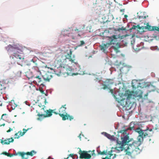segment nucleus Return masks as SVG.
<instances>
[{
    "label": "nucleus",
    "instance_id": "1",
    "mask_svg": "<svg viewBox=\"0 0 159 159\" xmlns=\"http://www.w3.org/2000/svg\"><path fill=\"white\" fill-rule=\"evenodd\" d=\"M134 122H131L130 123V127H127L122 130H120L118 133H121V141L117 140L118 144L115 149L116 150V152L118 153L125 149V146L128 143L132 142L133 139H129V133L127 131L128 130H131L134 129Z\"/></svg>",
    "mask_w": 159,
    "mask_h": 159
},
{
    "label": "nucleus",
    "instance_id": "2",
    "mask_svg": "<svg viewBox=\"0 0 159 159\" xmlns=\"http://www.w3.org/2000/svg\"><path fill=\"white\" fill-rule=\"evenodd\" d=\"M7 52L11 53L10 56L11 61L12 63L17 62L18 64L20 65L21 63L24 61V55L22 53L20 52L19 51L16 45H9L6 47Z\"/></svg>",
    "mask_w": 159,
    "mask_h": 159
},
{
    "label": "nucleus",
    "instance_id": "3",
    "mask_svg": "<svg viewBox=\"0 0 159 159\" xmlns=\"http://www.w3.org/2000/svg\"><path fill=\"white\" fill-rule=\"evenodd\" d=\"M138 139V141H133L132 143L129 144L127 148L125 150L126 152V154L132 157H134L141 151V149L139 147L141 144V142Z\"/></svg>",
    "mask_w": 159,
    "mask_h": 159
},
{
    "label": "nucleus",
    "instance_id": "4",
    "mask_svg": "<svg viewBox=\"0 0 159 159\" xmlns=\"http://www.w3.org/2000/svg\"><path fill=\"white\" fill-rule=\"evenodd\" d=\"M135 131L139 134V135L138 138L140 141H143V139L146 136L150 137L152 134L153 131L152 129H149L147 127L146 129L143 130L139 127L135 129Z\"/></svg>",
    "mask_w": 159,
    "mask_h": 159
},
{
    "label": "nucleus",
    "instance_id": "5",
    "mask_svg": "<svg viewBox=\"0 0 159 159\" xmlns=\"http://www.w3.org/2000/svg\"><path fill=\"white\" fill-rule=\"evenodd\" d=\"M70 71L75 72L72 73V76L77 75L79 74H80L77 71L79 70V65L77 62V61L75 59V57L73 56V58L72 57V52L70 51Z\"/></svg>",
    "mask_w": 159,
    "mask_h": 159
},
{
    "label": "nucleus",
    "instance_id": "6",
    "mask_svg": "<svg viewBox=\"0 0 159 159\" xmlns=\"http://www.w3.org/2000/svg\"><path fill=\"white\" fill-rule=\"evenodd\" d=\"M117 39L116 36V35H113L110 37H108V42L106 44H102L100 46L101 50L103 52H104L105 50L107 49L109 45L112 44H114V42L115 41V40Z\"/></svg>",
    "mask_w": 159,
    "mask_h": 159
},
{
    "label": "nucleus",
    "instance_id": "7",
    "mask_svg": "<svg viewBox=\"0 0 159 159\" xmlns=\"http://www.w3.org/2000/svg\"><path fill=\"white\" fill-rule=\"evenodd\" d=\"M68 70H69L68 68L63 66V67H55L54 71L55 74L58 76H60L62 74L64 75H66L67 76H68L69 73L67 71Z\"/></svg>",
    "mask_w": 159,
    "mask_h": 159
},
{
    "label": "nucleus",
    "instance_id": "8",
    "mask_svg": "<svg viewBox=\"0 0 159 159\" xmlns=\"http://www.w3.org/2000/svg\"><path fill=\"white\" fill-rule=\"evenodd\" d=\"M79 149L78 153L80 155L79 157L80 159H89L91 157V155L88 153V152H90V151H82L80 148Z\"/></svg>",
    "mask_w": 159,
    "mask_h": 159
},
{
    "label": "nucleus",
    "instance_id": "9",
    "mask_svg": "<svg viewBox=\"0 0 159 159\" xmlns=\"http://www.w3.org/2000/svg\"><path fill=\"white\" fill-rule=\"evenodd\" d=\"M143 92L140 90L135 91H133L131 93L128 94V98H129L134 99V98L139 97L140 98L142 97Z\"/></svg>",
    "mask_w": 159,
    "mask_h": 159
},
{
    "label": "nucleus",
    "instance_id": "10",
    "mask_svg": "<svg viewBox=\"0 0 159 159\" xmlns=\"http://www.w3.org/2000/svg\"><path fill=\"white\" fill-rule=\"evenodd\" d=\"M66 105L62 106L59 109L58 114L60 116L62 117L63 120H65L67 119L68 117L67 116L66 111V108L65 107Z\"/></svg>",
    "mask_w": 159,
    "mask_h": 159
},
{
    "label": "nucleus",
    "instance_id": "11",
    "mask_svg": "<svg viewBox=\"0 0 159 159\" xmlns=\"http://www.w3.org/2000/svg\"><path fill=\"white\" fill-rule=\"evenodd\" d=\"M130 98H128L127 99L125 98H123L121 100H118L117 99H116L118 102L119 103L120 105L123 107H129L130 104H132L131 102H129Z\"/></svg>",
    "mask_w": 159,
    "mask_h": 159
},
{
    "label": "nucleus",
    "instance_id": "12",
    "mask_svg": "<svg viewBox=\"0 0 159 159\" xmlns=\"http://www.w3.org/2000/svg\"><path fill=\"white\" fill-rule=\"evenodd\" d=\"M105 84H102V89H109V87L111 85L114 83L113 79H107L104 82Z\"/></svg>",
    "mask_w": 159,
    "mask_h": 159
},
{
    "label": "nucleus",
    "instance_id": "13",
    "mask_svg": "<svg viewBox=\"0 0 159 159\" xmlns=\"http://www.w3.org/2000/svg\"><path fill=\"white\" fill-rule=\"evenodd\" d=\"M36 153V152L34 150L31 151L30 152H27L26 153L24 152H21L20 156L21 157V159H28V155H30L33 156L34 154Z\"/></svg>",
    "mask_w": 159,
    "mask_h": 159
},
{
    "label": "nucleus",
    "instance_id": "14",
    "mask_svg": "<svg viewBox=\"0 0 159 159\" xmlns=\"http://www.w3.org/2000/svg\"><path fill=\"white\" fill-rule=\"evenodd\" d=\"M35 80L34 81L37 84L40 86H42V87L44 86L43 84L44 82V80L43 78V76H37L34 77Z\"/></svg>",
    "mask_w": 159,
    "mask_h": 159
},
{
    "label": "nucleus",
    "instance_id": "15",
    "mask_svg": "<svg viewBox=\"0 0 159 159\" xmlns=\"http://www.w3.org/2000/svg\"><path fill=\"white\" fill-rule=\"evenodd\" d=\"M41 111H42L43 112H44L45 117H48L51 116L52 115L53 113H55L53 112V110L51 109L46 110L45 108V107L41 108Z\"/></svg>",
    "mask_w": 159,
    "mask_h": 159
},
{
    "label": "nucleus",
    "instance_id": "16",
    "mask_svg": "<svg viewBox=\"0 0 159 159\" xmlns=\"http://www.w3.org/2000/svg\"><path fill=\"white\" fill-rule=\"evenodd\" d=\"M38 117L37 118V120H38L41 121L44 118H46L44 116V112H43L42 111H41L40 113L39 112L37 115Z\"/></svg>",
    "mask_w": 159,
    "mask_h": 159
},
{
    "label": "nucleus",
    "instance_id": "17",
    "mask_svg": "<svg viewBox=\"0 0 159 159\" xmlns=\"http://www.w3.org/2000/svg\"><path fill=\"white\" fill-rule=\"evenodd\" d=\"M13 141L14 139L12 138L5 139L4 140H3L2 139H1V143L2 144H9L10 143L13 142Z\"/></svg>",
    "mask_w": 159,
    "mask_h": 159
},
{
    "label": "nucleus",
    "instance_id": "18",
    "mask_svg": "<svg viewBox=\"0 0 159 159\" xmlns=\"http://www.w3.org/2000/svg\"><path fill=\"white\" fill-rule=\"evenodd\" d=\"M112 151L111 150V151L108 152L107 153V151L104 150L102 152L100 151L98 152V154L101 155H106L108 156L109 155V157H110L113 155V154H112Z\"/></svg>",
    "mask_w": 159,
    "mask_h": 159
},
{
    "label": "nucleus",
    "instance_id": "19",
    "mask_svg": "<svg viewBox=\"0 0 159 159\" xmlns=\"http://www.w3.org/2000/svg\"><path fill=\"white\" fill-rule=\"evenodd\" d=\"M52 76L50 73H47L43 76V78L44 81H49L52 78Z\"/></svg>",
    "mask_w": 159,
    "mask_h": 159
},
{
    "label": "nucleus",
    "instance_id": "20",
    "mask_svg": "<svg viewBox=\"0 0 159 159\" xmlns=\"http://www.w3.org/2000/svg\"><path fill=\"white\" fill-rule=\"evenodd\" d=\"M132 86L133 87V90H135L137 88H138L139 87L140 85L139 83L137 81L134 80L132 81Z\"/></svg>",
    "mask_w": 159,
    "mask_h": 159
},
{
    "label": "nucleus",
    "instance_id": "21",
    "mask_svg": "<svg viewBox=\"0 0 159 159\" xmlns=\"http://www.w3.org/2000/svg\"><path fill=\"white\" fill-rule=\"evenodd\" d=\"M61 59L56 60L54 62L55 67H63Z\"/></svg>",
    "mask_w": 159,
    "mask_h": 159
},
{
    "label": "nucleus",
    "instance_id": "22",
    "mask_svg": "<svg viewBox=\"0 0 159 159\" xmlns=\"http://www.w3.org/2000/svg\"><path fill=\"white\" fill-rule=\"evenodd\" d=\"M156 26H152L149 25L148 23H147L146 26H145V29L149 31L156 30Z\"/></svg>",
    "mask_w": 159,
    "mask_h": 159
},
{
    "label": "nucleus",
    "instance_id": "23",
    "mask_svg": "<svg viewBox=\"0 0 159 159\" xmlns=\"http://www.w3.org/2000/svg\"><path fill=\"white\" fill-rule=\"evenodd\" d=\"M6 89V87L4 84H0V93H2Z\"/></svg>",
    "mask_w": 159,
    "mask_h": 159
},
{
    "label": "nucleus",
    "instance_id": "24",
    "mask_svg": "<svg viewBox=\"0 0 159 159\" xmlns=\"http://www.w3.org/2000/svg\"><path fill=\"white\" fill-rule=\"evenodd\" d=\"M62 34H63L64 36H69V32L68 30H64L62 31Z\"/></svg>",
    "mask_w": 159,
    "mask_h": 159
},
{
    "label": "nucleus",
    "instance_id": "25",
    "mask_svg": "<svg viewBox=\"0 0 159 159\" xmlns=\"http://www.w3.org/2000/svg\"><path fill=\"white\" fill-rule=\"evenodd\" d=\"M20 153H21V152H16L15 153H14V154L9 153L8 157H11L13 156H16L18 155H19L20 156Z\"/></svg>",
    "mask_w": 159,
    "mask_h": 159
},
{
    "label": "nucleus",
    "instance_id": "26",
    "mask_svg": "<svg viewBox=\"0 0 159 159\" xmlns=\"http://www.w3.org/2000/svg\"><path fill=\"white\" fill-rule=\"evenodd\" d=\"M15 138H19L20 137L22 136L21 135V132H18V133H16L15 135Z\"/></svg>",
    "mask_w": 159,
    "mask_h": 159
},
{
    "label": "nucleus",
    "instance_id": "27",
    "mask_svg": "<svg viewBox=\"0 0 159 159\" xmlns=\"http://www.w3.org/2000/svg\"><path fill=\"white\" fill-rule=\"evenodd\" d=\"M7 115L6 114H3L1 117V119H2V120H5L7 119Z\"/></svg>",
    "mask_w": 159,
    "mask_h": 159
},
{
    "label": "nucleus",
    "instance_id": "28",
    "mask_svg": "<svg viewBox=\"0 0 159 159\" xmlns=\"http://www.w3.org/2000/svg\"><path fill=\"white\" fill-rule=\"evenodd\" d=\"M110 89V91L109 92L111 93V94L112 95V96L114 97V98L116 99H117V98L116 97V96L115 95V94L114 93V90L113 89Z\"/></svg>",
    "mask_w": 159,
    "mask_h": 159
},
{
    "label": "nucleus",
    "instance_id": "29",
    "mask_svg": "<svg viewBox=\"0 0 159 159\" xmlns=\"http://www.w3.org/2000/svg\"><path fill=\"white\" fill-rule=\"evenodd\" d=\"M117 30L119 32L121 30L126 31V29L125 27H122L121 28L118 29Z\"/></svg>",
    "mask_w": 159,
    "mask_h": 159
},
{
    "label": "nucleus",
    "instance_id": "30",
    "mask_svg": "<svg viewBox=\"0 0 159 159\" xmlns=\"http://www.w3.org/2000/svg\"><path fill=\"white\" fill-rule=\"evenodd\" d=\"M70 157H72L73 159H75L78 158V157L77 155H73V154H70Z\"/></svg>",
    "mask_w": 159,
    "mask_h": 159
},
{
    "label": "nucleus",
    "instance_id": "31",
    "mask_svg": "<svg viewBox=\"0 0 159 159\" xmlns=\"http://www.w3.org/2000/svg\"><path fill=\"white\" fill-rule=\"evenodd\" d=\"M102 134H103L105 136L107 137L108 139L110 138L111 135L110 134H108L106 132H103Z\"/></svg>",
    "mask_w": 159,
    "mask_h": 159
},
{
    "label": "nucleus",
    "instance_id": "32",
    "mask_svg": "<svg viewBox=\"0 0 159 159\" xmlns=\"http://www.w3.org/2000/svg\"><path fill=\"white\" fill-rule=\"evenodd\" d=\"M139 27V25H137V26H135V25H133L132 27L130 29V30H131L132 29H136V28H138Z\"/></svg>",
    "mask_w": 159,
    "mask_h": 159
},
{
    "label": "nucleus",
    "instance_id": "33",
    "mask_svg": "<svg viewBox=\"0 0 159 159\" xmlns=\"http://www.w3.org/2000/svg\"><path fill=\"white\" fill-rule=\"evenodd\" d=\"M29 129V128H28V129H24L23 130V132H21V135H22L23 136V135H24V134L27 131V130H28Z\"/></svg>",
    "mask_w": 159,
    "mask_h": 159
},
{
    "label": "nucleus",
    "instance_id": "34",
    "mask_svg": "<svg viewBox=\"0 0 159 159\" xmlns=\"http://www.w3.org/2000/svg\"><path fill=\"white\" fill-rule=\"evenodd\" d=\"M63 57H65L64 59H70V54L69 53H67V55L63 56Z\"/></svg>",
    "mask_w": 159,
    "mask_h": 159
},
{
    "label": "nucleus",
    "instance_id": "35",
    "mask_svg": "<svg viewBox=\"0 0 159 159\" xmlns=\"http://www.w3.org/2000/svg\"><path fill=\"white\" fill-rule=\"evenodd\" d=\"M5 35H3L2 34L0 33V40H3V38H4V36Z\"/></svg>",
    "mask_w": 159,
    "mask_h": 159
},
{
    "label": "nucleus",
    "instance_id": "36",
    "mask_svg": "<svg viewBox=\"0 0 159 159\" xmlns=\"http://www.w3.org/2000/svg\"><path fill=\"white\" fill-rule=\"evenodd\" d=\"M80 44L78 45V46H82L85 44V43L83 41H80Z\"/></svg>",
    "mask_w": 159,
    "mask_h": 159
},
{
    "label": "nucleus",
    "instance_id": "37",
    "mask_svg": "<svg viewBox=\"0 0 159 159\" xmlns=\"http://www.w3.org/2000/svg\"><path fill=\"white\" fill-rule=\"evenodd\" d=\"M146 18V16H139V18L140 19H145Z\"/></svg>",
    "mask_w": 159,
    "mask_h": 159
},
{
    "label": "nucleus",
    "instance_id": "38",
    "mask_svg": "<svg viewBox=\"0 0 159 159\" xmlns=\"http://www.w3.org/2000/svg\"><path fill=\"white\" fill-rule=\"evenodd\" d=\"M2 154H3L4 155L7 156H8L9 153L7 152H3L2 153Z\"/></svg>",
    "mask_w": 159,
    "mask_h": 159
},
{
    "label": "nucleus",
    "instance_id": "39",
    "mask_svg": "<svg viewBox=\"0 0 159 159\" xmlns=\"http://www.w3.org/2000/svg\"><path fill=\"white\" fill-rule=\"evenodd\" d=\"M39 91L41 93L43 94H44V91L42 88H39Z\"/></svg>",
    "mask_w": 159,
    "mask_h": 159
},
{
    "label": "nucleus",
    "instance_id": "40",
    "mask_svg": "<svg viewBox=\"0 0 159 159\" xmlns=\"http://www.w3.org/2000/svg\"><path fill=\"white\" fill-rule=\"evenodd\" d=\"M138 29H139V30L144 29H145V27H144V26L140 27L139 26V27H138Z\"/></svg>",
    "mask_w": 159,
    "mask_h": 159
},
{
    "label": "nucleus",
    "instance_id": "41",
    "mask_svg": "<svg viewBox=\"0 0 159 159\" xmlns=\"http://www.w3.org/2000/svg\"><path fill=\"white\" fill-rule=\"evenodd\" d=\"M75 31H77V32H80L81 31L80 29L79 30V29H76L75 30Z\"/></svg>",
    "mask_w": 159,
    "mask_h": 159
},
{
    "label": "nucleus",
    "instance_id": "42",
    "mask_svg": "<svg viewBox=\"0 0 159 159\" xmlns=\"http://www.w3.org/2000/svg\"><path fill=\"white\" fill-rule=\"evenodd\" d=\"M12 130V129H11V128H10L9 129H8V130H7V133H8V132H10L11 130Z\"/></svg>",
    "mask_w": 159,
    "mask_h": 159
},
{
    "label": "nucleus",
    "instance_id": "43",
    "mask_svg": "<svg viewBox=\"0 0 159 159\" xmlns=\"http://www.w3.org/2000/svg\"><path fill=\"white\" fill-rule=\"evenodd\" d=\"M148 95V93H147L146 94H145L144 96V97L145 98H147V96Z\"/></svg>",
    "mask_w": 159,
    "mask_h": 159
},
{
    "label": "nucleus",
    "instance_id": "44",
    "mask_svg": "<svg viewBox=\"0 0 159 159\" xmlns=\"http://www.w3.org/2000/svg\"><path fill=\"white\" fill-rule=\"evenodd\" d=\"M38 106L39 107H42V108L44 107V106H45L44 105L42 106L41 105L39 104Z\"/></svg>",
    "mask_w": 159,
    "mask_h": 159
},
{
    "label": "nucleus",
    "instance_id": "45",
    "mask_svg": "<svg viewBox=\"0 0 159 159\" xmlns=\"http://www.w3.org/2000/svg\"><path fill=\"white\" fill-rule=\"evenodd\" d=\"M110 158H109L108 157H106L104 158H103L102 159H110Z\"/></svg>",
    "mask_w": 159,
    "mask_h": 159
},
{
    "label": "nucleus",
    "instance_id": "46",
    "mask_svg": "<svg viewBox=\"0 0 159 159\" xmlns=\"http://www.w3.org/2000/svg\"><path fill=\"white\" fill-rule=\"evenodd\" d=\"M73 119V117L72 116H70V120Z\"/></svg>",
    "mask_w": 159,
    "mask_h": 159
},
{
    "label": "nucleus",
    "instance_id": "47",
    "mask_svg": "<svg viewBox=\"0 0 159 159\" xmlns=\"http://www.w3.org/2000/svg\"><path fill=\"white\" fill-rule=\"evenodd\" d=\"M156 30L159 31V28L157 27V28H156Z\"/></svg>",
    "mask_w": 159,
    "mask_h": 159
},
{
    "label": "nucleus",
    "instance_id": "48",
    "mask_svg": "<svg viewBox=\"0 0 159 159\" xmlns=\"http://www.w3.org/2000/svg\"><path fill=\"white\" fill-rule=\"evenodd\" d=\"M116 154H114V156L113 157L112 159H114L115 157H116Z\"/></svg>",
    "mask_w": 159,
    "mask_h": 159
},
{
    "label": "nucleus",
    "instance_id": "49",
    "mask_svg": "<svg viewBox=\"0 0 159 159\" xmlns=\"http://www.w3.org/2000/svg\"><path fill=\"white\" fill-rule=\"evenodd\" d=\"M124 17L126 18L128 17V16L127 15H125L124 16Z\"/></svg>",
    "mask_w": 159,
    "mask_h": 159
},
{
    "label": "nucleus",
    "instance_id": "50",
    "mask_svg": "<svg viewBox=\"0 0 159 159\" xmlns=\"http://www.w3.org/2000/svg\"><path fill=\"white\" fill-rule=\"evenodd\" d=\"M5 125V124L4 123H3V124H2V125H1V126H4V125Z\"/></svg>",
    "mask_w": 159,
    "mask_h": 159
},
{
    "label": "nucleus",
    "instance_id": "51",
    "mask_svg": "<svg viewBox=\"0 0 159 159\" xmlns=\"http://www.w3.org/2000/svg\"><path fill=\"white\" fill-rule=\"evenodd\" d=\"M81 134H80L79 135V137L80 139V138H81Z\"/></svg>",
    "mask_w": 159,
    "mask_h": 159
},
{
    "label": "nucleus",
    "instance_id": "52",
    "mask_svg": "<svg viewBox=\"0 0 159 159\" xmlns=\"http://www.w3.org/2000/svg\"><path fill=\"white\" fill-rule=\"evenodd\" d=\"M51 70H53V68H51Z\"/></svg>",
    "mask_w": 159,
    "mask_h": 159
},
{
    "label": "nucleus",
    "instance_id": "53",
    "mask_svg": "<svg viewBox=\"0 0 159 159\" xmlns=\"http://www.w3.org/2000/svg\"><path fill=\"white\" fill-rule=\"evenodd\" d=\"M78 35L79 36H80V35L79 34H78Z\"/></svg>",
    "mask_w": 159,
    "mask_h": 159
},
{
    "label": "nucleus",
    "instance_id": "54",
    "mask_svg": "<svg viewBox=\"0 0 159 159\" xmlns=\"http://www.w3.org/2000/svg\"><path fill=\"white\" fill-rule=\"evenodd\" d=\"M0 105L1 106H2V103H1V104H0Z\"/></svg>",
    "mask_w": 159,
    "mask_h": 159
},
{
    "label": "nucleus",
    "instance_id": "55",
    "mask_svg": "<svg viewBox=\"0 0 159 159\" xmlns=\"http://www.w3.org/2000/svg\"><path fill=\"white\" fill-rule=\"evenodd\" d=\"M32 61H33L34 62V61H33V59L32 60Z\"/></svg>",
    "mask_w": 159,
    "mask_h": 159
},
{
    "label": "nucleus",
    "instance_id": "56",
    "mask_svg": "<svg viewBox=\"0 0 159 159\" xmlns=\"http://www.w3.org/2000/svg\"><path fill=\"white\" fill-rule=\"evenodd\" d=\"M94 150H93V151H92V152H94Z\"/></svg>",
    "mask_w": 159,
    "mask_h": 159
}]
</instances>
